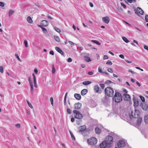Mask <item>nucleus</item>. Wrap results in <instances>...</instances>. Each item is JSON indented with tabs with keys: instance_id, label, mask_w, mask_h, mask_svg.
<instances>
[{
	"instance_id": "1",
	"label": "nucleus",
	"mask_w": 148,
	"mask_h": 148,
	"mask_svg": "<svg viewBox=\"0 0 148 148\" xmlns=\"http://www.w3.org/2000/svg\"><path fill=\"white\" fill-rule=\"evenodd\" d=\"M79 132L84 136L87 135L89 134V130L85 125L81 126L79 127Z\"/></svg>"
},
{
	"instance_id": "2",
	"label": "nucleus",
	"mask_w": 148,
	"mask_h": 148,
	"mask_svg": "<svg viewBox=\"0 0 148 148\" xmlns=\"http://www.w3.org/2000/svg\"><path fill=\"white\" fill-rule=\"evenodd\" d=\"M122 98L121 94L118 92H116L113 98V100L115 102L119 103L122 101Z\"/></svg>"
},
{
	"instance_id": "3",
	"label": "nucleus",
	"mask_w": 148,
	"mask_h": 148,
	"mask_svg": "<svg viewBox=\"0 0 148 148\" xmlns=\"http://www.w3.org/2000/svg\"><path fill=\"white\" fill-rule=\"evenodd\" d=\"M106 95L109 97H113L114 93L113 89L110 87H107L105 89Z\"/></svg>"
},
{
	"instance_id": "4",
	"label": "nucleus",
	"mask_w": 148,
	"mask_h": 148,
	"mask_svg": "<svg viewBox=\"0 0 148 148\" xmlns=\"http://www.w3.org/2000/svg\"><path fill=\"white\" fill-rule=\"evenodd\" d=\"M88 143L91 145H94L96 144L97 142V139L95 137H93L87 140Z\"/></svg>"
},
{
	"instance_id": "5",
	"label": "nucleus",
	"mask_w": 148,
	"mask_h": 148,
	"mask_svg": "<svg viewBox=\"0 0 148 148\" xmlns=\"http://www.w3.org/2000/svg\"><path fill=\"white\" fill-rule=\"evenodd\" d=\"M73 112L74 114L75 118L77 119H82L83 118V115L80 112L76 110H74Z\"/></svg>"
},
{
	"instance_id": "6",
	"label": "nucleus",
	"mask_w": 148,
	"mask_h": 148,
	"mask_svg": "<svg viewBox=\"0 0 148 148\" xmlns=\"http://www.w3.org/2000/svg\"><path fill=\"white\" fill-rule=\"evenodd\" d=\"M140 114L139 111L136 109L134 111H132L131 113L132 116L135 118H138Z\"/></svg>"
},
{
	"instance_id": "7",
	"label": "nucleus",
	"mask_w": 148,
	"mask_h": 148,
	"mask_svg": "<svg viewBox=\"0 0 148 148\" xmlns=\"http://www.w3.org/2000/svg\"><path fill=\"white\" fill-rule=\"evenodd\" d=\"M113 140V138L112 136H108L107 137V140L106 141L109 146L112 143Z\"/></svg>"
},
{
	"instance_id": "8",
	"label": "nucleus",
	"mask_w": 148,
	"mask_h": 148,
	"mask_svg": "<svg viewBox=\"0 0 148 148\" xmlns=\"http://www.w3.org/2000/svg\"><path fill=\"white\" fill-rule=\"evenodd\" d=\"M109 146L106 140L103 141L99 145V147L101 148H106V147Z\"/></svg>"
},
{
	"instance_id": "9",
	"label": "nucleus",
	"mask_w": 148,
	"mask_h": 148,
	"mask_svg": "<svg viewBox=\"0 0 148 148\" xmlns=\"http://www.w3.org/2000/svg\"><path fill=\"white\" fill-rule=\"evenodd\" d=\"M83 57L84 58L85 60L87 62H90L91 61V59L90 58L87 56V55L84 53H82L81 54Z\"/></svg>"
},
{
	"instance_id": "10",
	"label": "nucleus",
	"mask_w": 148,
	"mask_h": 148,
	"mask_svg": "<svg viewBox=\"0 0 148 148\" xmlns=\"http://www.w3.org/2000/svg\"><path fill=\"white\" fill-rule=\"evenodd\" d=\"M144 11L140 7H138L136 10L135 13L136 14H139L141 15H143L144 14Z\"/></svg>"
},
{
	"instance_id": "11",
	"label": "nucleus",
	"mask_w": 148,
	"mask_h": 148,
	"mask_svg": "<svg viewBox=\"0 0 148 148\" xmlns=\"http://www.w3.org/2000/svg\"><path fill=\"white\" fill-rule=\"evenodd\" d=\"M123 97L124 99L126 101H130L131 97L127 93H124L123 95Z\"/></svg>"
},
{
	"instance_id": "12",
	"label": "nucleus",
	"mask_w": 148,
	"mask_h": 148,
	"mask_svg": "<svg viewBox=\"0 0 148 148\" xmlns=\"http://www.w3.org/2000/svg\"><path fill=\"white\" fill-rule=\"evenodd\" d=\"M117 145L119 147H123L125 145V144L123 140L119 141L117 143Z\"/></svg>"
},
{
	"instance_id": "13",
	"label": "nucleus",
	"mask_w": 148,
	"mask_h": 148,
	"mask_svg": "<svg viewBox=\"0 0 148 148\" xmlns=\"http://www.w3.org/2000/svg\"><path fill=\"white\" fill-rule=\"evenodd\" d=\"M102 21L104 23L107 24L109 22L110 19L108 16H106L102 18Z\"/></svg>"
},
{
	"instance_id": "14",
	"label": "nucleus",
	"mask_w": 148,
	"mask_h": 148,
	"mask_svg": "<svg viewBox=\"0 0 148 148\" xmlns=\"http://www.w3.org/2000/svg\"><path fill=\"white\" fill-rule=\"evenodd\" d=\"M94 90L96 92L99 93H101L102 92L101 89L97 85H96L95 86Z\"/></svg>"
},
{
	"instance_id": "15",
	"label": "nucleus",
	"mask_w": 148,
	"mask_h": 148,
	"mask_svg": "<svg viewBox=\"0 0 148 148\" xmlns=\"http://www.w3.org/2000/svg\"><path fill=\"white\" fill-rule=\"evenodd\" d=\"M81 103H76L74 105L75 108L76 109H79L81 108Z\"/></svg>"
},
{
	"instance_id": "16",
	"label": "nucleus",
	"mask_w": 148,
	"mask_h": 148,
	"mask_svg": "<svg viewBox=\"0 0 148 148\" xmlns=\"http://www.w3.org/2000/svg\"><path fill=\"white\" fill-rule=\"evenodd\" d=\"M137 119H138L137 120L136 123V125L137 126H138L140 125L141 124L142 119V118L140 117H139Z\"/></svg>"
},
{
	"instance_id": "17",
	"label": "nucleus",
	"mask_w": 148,
	"mask_h": 148,
	"mask_svg": "<svg viewBox=\"0 0 148 148\" xmlns=\"http://www.w3.org/2000/svg\"><path fill=\"white\" fill-rule=\"evenodd\" d=\"M134 101V107H137L138 105V102L137 99L135 98L133 99Z\"/></svg>"
},
{
	"instance_id": "18",
	"label": "nucleus",
	"mask_w": 148,
	"mask_h": 148,
	"mask_svg": "<svg viewBox=\"0 0 148 148\" xmlns=\"http://www.w3.org/2000/svg\"><path fill=\"white\" fill-rule=\"evenodd\" d=\"M41 24L44 27L47 26L48 25V22L46 20H43L41 21Z\"/></svg>"
},
{
	"instance_id": "19",
	"label": "nucleus",
	"mask_w": 148,
	"mask_h": 148,
	"mask_svg": "<svg viewBox=\"0 0 148 148\" xmlns=\"http://www.w3.org/2000/svg\"><path fill=\"white\" fill-rule=\"evenodd\" d=\"M141 106H142L143 109L144 110H147L148 108V106L147 104H145L144 103L143 104H141Z\"/></svg>"
},
{
	"instance_id": "20",
	"label": "nucleus",
	"mask_w": 148,
	"mask_h": 148,
	"mask_svg": "<svg viewBox=\"0 0 148 148\" xmlns=\"http://www.w3.org/2000/svg\"><path fill=\"white\" fill-rule=\"evenodd\" d=\"M74 97L77 100H79L81 98V96L79 94L75 93L74 94Z\"/></svg>"
},
{
	"instance_id": "21",
	"label": "nucleus",
	"mask_w": 148,
	"mask_h": 148,
	"mask_svg": "<svg viewBox=\"0 0 148 148\" xmlns=\"http://www.w3.org/2000/svg\"><path fill=\"white\" fill-rule=\"evenodd\" d=\"M95 132L96 134H99L101 132V130L99 127H97L95 128Z\"/></svg>"
},
{
	"instance_id": "22",
	"label": "nucleus",
	"mask_w": 148,
	"mask_h": 148,
	"mask_svg": "<svg viewBox=\"0 0 148 148\" xmlns=\"http://www.w3.org/2000/svg\"><path fill=\"white\" fill-rule=\"evenodd\" d=\"M88 92V90L86 89H84L81 91V94L82 95H86Z\"/></svg>"
},
{
	"instance_id": "23",
	"label": "nucleus",
	"mask_w": 148,
	"mask_h": 148,
	"mask_svg": "<svg viewBox=\"0 0 148 148\" xmlns=\"http://www.w3.org/2000/svg\"><path fill=\"white\" fill-rule=\"evenodd\" d=\"M14 11L12 10H10L8 12V16L10 17L14 13Z\"/></svg>"
},
{
	"instance_id": "24",
	"label": "nucleus",
	"mask_w": 148,
	"mask_h": 148,
	"mask_svg": "<svg viewBox=\"0 0 148 148\" xmlns=\"http://www.w3.org/2000/svg\"><path fill=\"white\" fill-rule=\"evenodd\" d=\"M144 121L146 123L148 124V115H147L145 116Z\"/></svg>"
},
{
	"instance_id": "25",
	"label": "nucleus",
	"mask_w": 148,
	"mask_h": 148,
	"mask_svg": "<svg viewBox=\"0 0 148 148\" xmlns=\"http://www.w3.org/2000/svg\"><path fill=\"white\" fill-rule=\"evenodd\" d=\"M27 20L30 23H32L33 21L31 18L29 16L27 17Z\"/></svg>"
},
{
	"instance_id": "26",
	"label": "nucleus",
	"mask_w": 148,
	"mask_h": 148,
	"mask_svg": "<svg viewBox=\"0 0 148 148\" xmlns=\"http://www.w3.org/2000/svg\"><path fill=\"white\" fill-rule=\"evenodd\" d=\"M55 49L59 53H60L62 52V51L61 49L59 47H55Z\"/></svg>"
},
{
	"instance_id": "27",
	"label": "nucleus",
	"mask_w": 148,
	"mask_h": 148,
	"mask_svg": "<svg viewBox=\"0 0 148 148\" xmlns=\"http://www.w3.org/2000/svg\"><path fill=\"white\" fill-rule=\"evenodd\" d=\"M122 39L125 42L127 43L129 42V40L125 37H123Z\"/></svg>"
},
{
	"instance_id": "28",
	"label": "nucleus",
	"mask_w": 148,
	"mask_h": 148,
	"mask_svg": "<svg viewBox=\"0 0 148 148\" xmlns=\"http://www.w3.org/2000/svg\"><path fill=\"white\" fill-rule=\"evenodd\" d=\"M54 29L58 33H60L61 32V30L60 29L56 27H53Z\"/></svg>"
},
{
	"instance_id": "29",
	"label": "nucleus",
	"mask_w": 148,
	"mask_h": 148,
	"mask_svg": "<svg viewBox=\"0 0 148 148\" xmlns=\"http://www.w3.org/2000/svg\"><path fill=\"white\" fill-rule=\"evenodd\" d=\"M54 38L56 41L59 42L60 41V39L58 36H54Z\"/></svg>"
},
{
	"instance_id": "30",
	"label": "nucleus",
	"mask_w": 148,
	"mask_h": 148,
	"mask_svg": "<svg viewBox=\"0 0 148 148\" xmlns=\"http://www.w3.org/2000/svg\"><path fill=\"white\" fill-rule=\"evenodd\" d=\"M32 75L33 77V81L34 83H36V80L35 75L34 73H33L32 74Z\"/></svg>"
},
{
	"instance_id": "31",
	"label": "nucleus",
	"mask_w": 148,
	"mask_h": 148,
	"mask_svg": "<svg viewBox=\"0 0 148 148\" xmlns=\"http://www.w3.org/2000/svg\"><path fill=\"white\" fill-rule=\"evenodd\" d=\"M42 29L44 33L46 34L47 33V30L44 27H43V28H42Z\"/></svg>"
},
{
	"instance_id": "32",
	"label": "nucleus",
	"mask_w": 148,
	"mask_h": 148,
	"mask_svg": "<svg viewBox=\"0 0 148 148\" xmlns=\"http://www.w3.org/2000/svg\"><path fill=\"white\" fill-rule=\"evenodd\" d=\"M27 102L30 108H33V107L31 104L28 101H27Z\"/></svg>"
},
{
	"instance_id": "33",
	"label": "nucleus",
	"mask_w": 148,
	"mask_h": 148,
	"mask_svg": "<svg viewBox=\"0 0 148 148\" xmlns=\"http://www.w3.org/2000/svg\"><path fill=\"white\" fill-rule=\"evenodd\" d=\"M127 1L129 3H132L133 2H135L136 1V0H127Z\"/></svg>"
},
{
	"instance_id": "34",
	"label": "nucleus",
	"mask_w": 148,
	"mask_h": 148,
	"mask_svg": "<svg viewBox=\"0 0 148 148\" xmlns=\"http://www.w3.org/2000/svg\"><path fill=\"white\" fill-rule=\"evenodd\" d=\"M104 83H114L112 82L110 80H108L107 81H106L105 82H103Z\"/></svg>"
},
{
	"instance_id": "35",
	"label": "nucleus",
	"mask_w": 148,
	"mask_h": 148,
	"mask_svg": "<svg viewBox=\"0 0 148 148\" xmlns=\"http://www.w3.org/2000/svg\"><path fill=\"white\" fill-rule=\"evenodd\" d=\"M106 64H109L110 65H111L112 64V63L111 61L110 60H108Z\"/></svg>"
},
{
	"instance_id": "36",
	"label": "nucleus",
	"mask_w": 148,
	"mask_h": 148,
	"mask_svg": "<svg viewBox=\"0 0 148 148\" xmlns=\"http://www.w3.org/2000/svg\"><path fill=\"white\" fill-rule=\"evenodd\" d=\"M24 43L26 47H28V45L27 44V40H25L24 41Z\"/></svg>"
},
{
	"instance_id": "37",
	"label": "nucleus",
	"mask_w": 148,
	"mask_h": 148,
	"mask_svg": "<svg viewBox=\"0 0 148 148\" xmlns=\"http://www.w3.org/2000/svg\"><path fill=\"white\" fill-rule=\"evenodd\" d=\"M50 101H51V104L53 106V99L52 97L50 98Z\"/></svg>"
},
{
	"instance_id": "38",
	"label": "nucleus",
	"mask_w": 148,
	"mask_h": 148,
	"mask_svg": "<svg viewBox=\"0 0 148 148\" xmlns=\"http://www.w3.org/2000/svg\"><path fill=\"white\" fill-rule=\"evenodd\" d=\"M140 98L141 99V100L144 103L145 102V99L144 97H143L142 96H140Z\"/></svg>"
},
{
	"instance_id": "39",
	"label": "nucleus",
	"mask_w": 148,
	"mask_h": 148,
	"mask_svg": "<svg viewBox=\"0 0 148 148\" xmlns=\"http://www.w3.org/2000/svg\"><path fill=\"white\" fill-rule=\"evenodd\" d=\"M31 86V92H32L33 91V84H30Z\"/></svg>"
},
{
	"instance_id": "40",
	"label": "nucleus",
	"mask_w": 148,
	"mask_h": 148,
	"mask_svg": "<svg viewBox=\"0 0 148 148\" xmlns=\"http://www.w3.org/2000/svg\"><path fill=\"white\" fill-rule=\"evenodd\" d=\"M15 56L16 57V58L18 59V60L19 61L21 62V60H20V58H19V57L18 56V54H15Z\"/></svg>"
},
{
	"instance_id": "41",
	"label": "nucleus",
	"mask_w": 148,
	"mask_h": 148,
	"mask_svg": "<svg viewBox=\"0 0 148 148\" xmlns=\"http://www.w3.org/2000/svg\"><path fill=\"white\" fill-rule=\"evenodd\" d=\"M98 71H99V72H100V73H104V72L102 71L101 68L100 66H99V67Z\"/></svg>"
},
{
	"instance_id": "42",
	"label": "nucleus",
	"mask_w": 148,
	"mask_h": 148,
	"mask_svg": "<svg viewBox=\"0 0 148 148\" xmlns=\"http://www.w3.org/2000/svg\"><path fill=\"white\" fill-rule=\"evenodd\" d=\"M5 3H4L0 1V6L1 7H3L4 6Z\"/></svg>"
},
{
	"instance_id": "43",
	"label": "nucleus",
	"mask_w": 148,
	"mask_h": 148,
	"mask_svg": "<svg viewBox=\"0 0 148 148\" xmlns=\"http://www.w3.org/2000/svg\"><path fill=\"white\" fill-rule=\"evenodd\" d=\"M0 71L1 73H3V68L2 66H0Z\"/></svg>"
},
{
	"instance_id": "44",
	"label": "nucleus",
	"mask_w": 148,
	"mask_h": 148,
	"mask_svg": "<svg viewBox=\"0 0 148 148\" xmlns=\"http://www.w3.org/2000/svg\"><path fill=\"white\" fill-rule=\"evenodd\" d=\"M145 19L146 21L148 22V15H146L145 17Z\"/></svg>"
},
{
	"instance_id": "45",
	"label": "nucleus",
	"mask_w": 148,
	"mask_h": 148,
	"mask_svg": "<svg viewBox=\"0 0 148 148\" xmlns=\"http://www.w3.org/2000/svg\"><path fill=\"white\" fill-rule=\"evenodd\" d=\"M70 134H71V137H72V139L74 140H75V138L73 134L71 133H70Z\"/></svg>"
},
{
	"instance_id": "46",
	"label": "nucleus",
	"mask_w": 148,
	"mask_h": 148,
	"mask_svg": "<svg viewBox=\"0 0 148 148\" xmlns=\"http://www.w3.org/2000/svg\"><path fill=\"white\" fill-rule=\"evenodd\" d=\"M67 112L68 114H71V110L69 108H68L67 109Z\"/></svg>"
},
{
	"instance_id": "47",
	"label": "nucleus",
	"mask_w": 148,
	"mask_h": 148,
	"mask_svg": "<svg viewBox=\"0 0 148 148\" xmlns=\"http://www.w3.org/2000/svg\"><path fill=\"white\" fill-rule=\"evenodd\" d=\"M55 71H56L55 69L54 66H53V67H52V73H55Z\"/></svg>"
},
{
	"instance_id": "48",
	"label": "nucleus",
	"mask_w": 148,
	"mask_h": 148,
	"mask_svg": "<svg viewBox=\"0 0 148 148\" xmlns=\"http://www.w3.org/2000/svg\"><path fill=\"white\" fill-rule=\"evenodd\" d=\"M121 5L124 8H125L126 7V5L122 3H121Z\"/></svg>"
},
{
	"instance_id": "49",
	"label": "nucleus",
	"mask_w": 148,
	"mask_h": 148,
	"mask_svg": "<svg viewBox=\"0 0 148 148\" xmlns=\"http://www.w3.org/2000/svg\"><path fill=\"white\" fill-rule=\"evenodd\" d=\"M72 61V60L71 58H69L67 60V61L69 62H71Z\"/></svg>"
},
{
	"instance_id": "50",
	"label": "nucleus",
	"mask_w": 148,
	"mask_h": 148,
	"mask_svg": "<svg viewBox=\"0 0 148 148\" xmlns=\"http://www.w3.org/2000/svg\"><path fill=\"white\" fill-rule=\"evenodd\" d=\"M108 71L110 73H112L113 71L111 68H108Z\"/></svg>"
},
{
	"instance_id": "51",
	"label": "nucleus",
	"mask_w": 148,
	"mask_h": 148,
	"mask_svg": "<svg viewBox=\"0 0 148 148\" xmlns=\"http://www.w3.org/2000/svg\"><path fill=\"white\" fill-rule=\"evenodd\" d=\"M119 56L122 59H124V56L123 54H120L119 55Z\"/></svg>"
},
{
	"instance_id": "52",
	"label": "nucleus",
	"mask_w": 148,
	"mask_h": 148,
	"mask_svg": "<svg viewBox=\"0 0 148 148\" xmlns=\"http://www.w3.org/2000/svg\"><path fill=\"white\" fill-rule=\"evenodd\" d=\"M28 80L29 81V83H32V82L31 80V78L30 77H28Z\"/></svg>"
},
{
	"instance_id": "53",
	"label": "nucleus",
	"mask_w": 148,
	"mask_h": 148,
	"mask_svg": "<svg viewBox=\"0 0 148 148\" xmlns=\"http://www.w3.org/2000/svg\"><path fill=\"white\" fill-rule=\"evenodd\" d=\"M100 85L101 88L103 89L104 87L105 86L104 84H100Z\"/></svg>"
},
{
	"instance_id": "54",
	"label": "nucleus",
	"mask_w": 148,
	"mask_h": 148,
	"mask_svg": "<svg viewBox=\"0 0 148 148\" xmlns=\"http://www.w3.org/2000/svg\"><path fill=\"white\" fill-rule=\"evenodd\" d=\"M34 72L36 74H37L38 72V71L36 68H35L34 69Z\"/></svg>"
},
{
	"instance_id": "55",
	"label": "nucleus",
	"mask_w": 148,
	"mask_h": 148,
	"mask_svg": "<svg viewBox=\"0 0 148 148\" xmlns=\"http://www.w3.org/2000/svg\"><path fill=\"white\" fill-rule=\"evenodd\" d=\"M108 57L106 55L104 56L103 59L104 60L108 59Z\"/></svg>"
},
{
	"instance_id": "56",
	"label": "nucleus",
	"mask_w": 148,
	"mask_h": 148,
	"mask_svg": "<svg viewBox=\"0 0 148 148\" xmlns=\"http://www.w3.org/2000/svg\"><path fill=\"white\" fill-rule=\"evenodd\" d=\"M16 127L17 128H19L20 127V125L19 124H17L15 125Z\"/></svg>"
},
{
	"instance_id": "57",
	"label": "nucleus",
	"mask_w": 148,
	"mask_h": 148,
	"mask_svg": "<svg viewBox=\"0 0 148 148\" xmlns=\"http://www.w3.org/2000/svg\"><path fill=\"white\" fill-rule=\"evenodd\" d=\"M49 54L52 55H53L54 54L53 51H50L49 52Z\"/></svg>"
},
{
	"instance_id": "58",
	"label": "nucleus",
	"mask_w": 148,
	"mask_h": 148,
	"mask_svg": "<svg viewBox=\"0 0 148 148\" xmlns=\"http://www.w3.org/2000/svg\"><path fill=\"white\" fill-rule=\"evenodd\" d=\"M144 48L145 49L148 50V47L146 45L144 46Z\"/></svg>"
},
{
	"instance_id": "59",
	"label": "nucleus",
	"mask_w": 148,
	"mask_h": 148,
	"mask_svg": "<svg viewBox=\"0 0 148 148\" xmlns=\"http://www.w3.org/2000/svg\"><path fill=\"white\" fill-rule=\"evenodd\" d=\"M91 82L89 81H84L82 83L84 84V83H91Z\"/></svg>"
},
{
	"instance_id": "60",
	"label": "nucleus",
	"mask_w": 148,
	"mask_h": 148,
	"mask_svg": "<svg viewBox=\"0 0 148 148\" xmlns=\"http://www.w3.org/2000/svg\"><path fill=\"white\" fill-rule=\"evenodd\" d=\"M136 68L137 69H139V70H141V71H143V69H141L140 67H136Z\"/></svg>"
},
{
	"instance_id": "61",
	"label": "nucleus",
	"mask_w": 148,
	"mask_h": 148,
	"mask_svg": "<svg viewBox=\"0 0 148 148\" xmlns=\"http://www.w3.org/2000/svg\"><path fill=\"white\" fill-rule=\"evenodd\" d=\"M68 42H69V43L71 45H74V43L73 42L71 41H69Z\"/></svg>"
},
{
	"instance_id": "62",
	"label": "nucleus",
	"mask_w": 148,
	"mask_h": 148,
	"mask_svg": "<svg viewBox=\"0 0 148 148\" xmlns=\"http://www.w3.org/2000/svg\"><path fill=\"white\" fill-rule=\"evenodd\" d=\"M75 119L74 118H72L71 119V121L72 122H74Z\"/></svg>"
},
{
	"instance_id": "63",
	"label": "nucleus",
	"mask_w": 148,
	"mask_h": 148,
	"mask_svg": "<svg viewBox=\"0 0 148 148\" xmlns=\"http://www.w3.org/2000/svg\"><path fill=\"white\" fill-rule=\"evenodd\" d=\"M89 4H90V6L91 7H92L93 6V4L91 2H89Z\"/></svg>"
},
{
	"instance_id": "64",
	"label": "nucleus",
	"mask_w": 148,
	"mask_h": 148,
	"mask_svg": "<svg viewBox=\"0 0 148 148\" xmlns=\"http://www.w3.org/2000/svg\"><path fill=\"white\" fill-rule=\"evenodd\" d=\"M108 53L110 54L111 55H112V56H114V54L111 51H109Z\"/></svg>"
}]
</instances>
